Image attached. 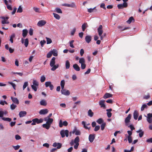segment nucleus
Wrapping results in <instances>:
<instances>
[{
  "label": "nucleus",
  "instance_id": "nucleus-1",
  "mask_svg": "<svg viewBox=\"0 0 152 152\" xmlns=\"http://www.w3.org/2000/svg\"><path fill=\"white\" fill-rule=\"evenodd\" d=\"M80 141L79 137L78 136H77L74 140H72L70 143L71 145L72 146L74 144L75 145L74 146V148L76 149H77L79 145V142Z\"/></svg>",
  "mask_w": 152,
  "mask_h": 152
},
{
  "label": "nucleus",
  "instance_id": "nucleus-2",
  "mask_svg": "<svg viewBox=\"0 0 152 152\" xmlns=\"http://www.w3.org/2000/svg\"><path fill=\"white\" fill-rule=\"evenodd\" d=\"M69 131L68 130H62L60 132V134L62 138L64 137L65 136L67 137L69 136Z\"/></svg>",
  "mask_w": 152,
  "mask_h": 152
},
{
  "label": "nucleus",
  "instance_id": "nucleus-3",
  "mask_svg": "<svg viewBox=\"0 0 152 152\" xmlns=\"http://www.w3.org/2000/svg\"><path fill=\"white\" fill-rule=\"evenodd\" d=\"M128 6V4L127 3H123V4H118L117 7L118 9H122L123 8L127 7Z\"/></svg>",
  "mask_w": 152,
  "mask_h": 152
},
{
  "label": "nucleus",
  "instance_id": "nucleus-4",
  "mask_svg": "<svg viewBox=\"0 0 152 152\" xmlns=\"http://www.w3.org/2000/svg\"><path fill=\"white\" fill-rule=\"evenodd\" d=\"M68 125V123L66 121H65L63 122L61 120H60L59 122V126L60 127H62L63 126H66Z\"/></svg>",
  "mask_w": 152,
  "mask_h": 152
},
{
  "label": "nucleus",
  "instance_id": "nucleus-5",
  "mask_svg": "<svg viewBox=\"0 0 152 152\" xmlns=\"http://www.w3.org/2000/svg\"><path fill=\"white\" fill-rule=\"evenodd\" d=\"M61 92L62 94L66 96H68L70 94V92L69 91L65 89H61Z\"/></svg>",
  "mask_w": 152,
  "mask_h": 152
},
{
  "label": "nucleus",
  "instance_id": "nucleus-6",
  "mask_svg": "<svg viewBox=\"0 0 152 152\" xmlns=\"http://www.w3.org/2000/svg\"><path fill=\"white\" fill-rule=\"evenodd\" d=\"M44 120L46 121V123L51 126L53 121V119L52 118H44Z\"/></svg>",
  "mask_w": 152,
  "mask_h": 152
},
{
  "label": "nucleus",
  "instance_id": "nucleus-7",
  "mask_svg": "<svg viewBox=\"0 0 152 152\" xmlns=\"http://www.w3.org/2000/svg\"><path fill=\"white\" fill-rule=\"evenodd\" d=\"M132 115L131 114H129L128 116L126 118L125 120V122L126 125H128V123L130 122V120L131 118Z\"/></svg>",
  "mask_w": 152,
  "mask_h": 152
},
{
  "label": "nucleus",
  "instance_id": "nucleus-8",
  "mask_svg": "<svg viewBox=\"0 0 152 152\" xmlns=\"http://www.w3.org/2000/svg\"><path fill=\"white\" fill-rule=\"evenodd\" d=\"M62 145V144L60 143L55 142L53 143V146L54 147H57L56 148L57 149H59L61 148Z\"/></svg>",
  "mask_w": 152,
  "mask_h": 152
},
{
  "label": "nucleus",
  "instance_id": "nucleus-9",
  "mask_svg": "<svg viewBox=\"0 0 152 152\" xmlns=\"http://www.w3.org/2000/svg\"><path fill=\"white\" fill-rule=\"evenodd\" d=\"M102 25H100L99 26V27L97 29V31L98 33V34L99 36H101V35H102L103 33V31L102 29Z\"/></svg>",
  "mask_w": 152,
  "mask_h": 152
},
{
  "label": "nucleus",
  "instance_id": "nucleus-10",
  "mask_svg": "<svg viewBox=\"0 0 152 152\" xmlns=\"http://www.w3.org/2000/svg\"><path fill=\"white\" fill-rule=\"evenodd\" d=\"M72 132L73 134L75 133V134L77 135H79L81 134L80 131L77 130L76 127H75Z\"/></svg>",
  "mask_w": 152,
  "mask_h": 152
},
{
  "label": "nucleus",
  "instance_id": "nucleus-11",
  "mask_svg": "<svg viewBox=\"0 0 152 152\" xmlns=\"http://www.w3.org/2000/svg\"><path fill=\"white\" fill-rule=\"evenodd\" d=\"M62 5L64 6L71 7H74L75 6V5L74 2H72L71 4H62Z\"/></svg>",
  "mask_w": 152,
  "mask_h": 152
},
{
  "label": "nucleus",
  "instance_id": "nucleus-12",
  "mask_svg": "<svg viewBox=\"0 0 152 152\" xmlns=\"http://www.w3.org/2000/svg\"><path fill=\"white\" fill-rule=\"evenodd\" d=\"M46 23V22L45 20H41L38 22L37 25L39 27H42L44 26Z\"/></svg>",
  "mask_w": 152,
  "mask_h": 152
},
{
  "label": "nucleus",
  "instance_id": "nucleus-13",
  "mask_svg": "<svg viewBox=\"0 0 152 152\" xmlns=\"http://www.w3.org/2000/svg\"><path fill=\"white\" fill-rule=\"evenodd\" d=\"M104 102L105 101L104 100H100L99 102V104L101 106V107L104 109L106 108V106L104 104Z\"/></svg>",
  "mask_w": 152,
  "mask_h": 152
},
{
  "label": "nucleus",
  "instance_id": "nucleus-14",
  "mask_svg": "<svg viewBox=\"0 0 152 152\" xmlns=\"http://www.w3.org/2000/svg\"><path fill=\"white\" fill-rule=\"evenodd\" d=\"M48 112V110L47 109H42L39 112V113L40 115H45L47 114Z\"/></svg>",
  "mask_w": 152,
  "mask_h": 152
},
{
  "label": "nucleus",
  "instance_id": "nucleus-15",
  "mask_svg": "<svg viewBox=\"0 0 152 152\" xmlns=\"http://www.w3.org/2000/svg\"><path fill=\"white\" fill-rule=\"evenodd\" d=\"M139 115L138 112L137 111L134 110L133 113V117L135 120H137Z\"/></svg>",
  "mask_w": 152,
  "mask_h": 152
},
{
  "label": "nucleus",
  "instance_id": "nucleus-16",
  "mask_svg": "<svg viewBox=\"0 0 152 152\" xmlns=\"http://www.w3.org/2000/svg\"><path fill=\"white\" fill-rule=\"evenodd\" d=\"M95 138V135L94 134H90L89 136V140L91 142H92L94 140Z\"/></svg>",
  "mask_w": 152,
  "mask_h": 152
},
{
  "label": "nucleus",
  "instance_id": "nucleus-17",
  "mask_svg": "<svg viewBox=\"0 0 152 152\" xmlns=\"http://www.w3.org/2000/svg\"><path fill=\"white\" fill-rule=\"evenodd\" d=\"M85 40L88 43H89L91 41V37L89 35H87L85 38Z\"/></svg>",
  "mask_w": 152,
  "mask_h": 152
},
{
  "label": "nucleus",
  "instance_id": "nucleus-18",
  "mask_svg": "<svg viewBox=\"0 0 152 152\" xmlns=\"http://www.w3.org/2000/svg\"><path fill=\"white\" fill-rule=\"evenodd\" d=\"M27 114V113L25 111H21L19 112V115L20 118L23 117L25 116Z\"/></svg>",
  "mask_w": 152,
  "mask_h": 152
},
{
  "label": "nucleus",
  "instance_id": "nucleus-19",
  "mask_svg": "<svg viewBox=\"0 0 152 152\" xmlns=\"http://www.w3.org/2000/svg\"><path fill=\"white\" fill-rule=\"evenodd\" d=\"M55 59L56 58L55 57H53L52 58L50 63V65L51 67H52L55 65Z\"/></svg>",
  "mask_w": 152,
  "mask_h": 152
},
{
  "label": "nucleus",
  "instance_id": "nucleus-20",
  "mask_svg": "<svg viewBox=\"0 0 152 152\" xmlns=\"http://www.w3.org/2000/svg\"><path fill=\"white\" fill-rule=\"evenodd\" d=\"M113 95L110 93H106L103 96V98L104 99H107L110 97H112Z\"/></svg>",
  "mask_w": 152,
  "mask_h": 152
},
{
  "label": "nucleus",
  "instance_id": "nucleus-21",
  "mask_svg": "<svg viewBox=\"0 0 152 152\" xmlns=\"http://www.w3.org/2000/svg\"><path fill=\"white\" fill-rule=\"evenodd\" d=\"M11 99L12 100V101L15 103L16 104H17L19 103V102L18 99L17 98L15 97H11Z\"/></svg>",
  "mask_w": 152,
  "mask_h": 152
},
{
  "label": "nucleus",
  "instance_id": "nucleus-22",
  "mask_svg": "<svg viewBox=\"0 0 152 152\" xmlns=\"http://www.w3.org/2000/svg\"><path fill=\"white\" fill-rule=\"evenodd\" d=\"M136 132L137 133H139V135L140 137H142L144 135V132L141 129H140L139 130L136 131Z\"/></svg>",
  "mask_w": 152,
  "mask_h": 152
},
{
  "label": "nucleus",
  "instance_id": "nucleus-23",
  "mask_svg": "<svg viewBox=\"0 0 152 152\" xmlns=\"http://www.w3.org/2000/svg\"><path fill=\"white\" fill-rule=\"evenodd\" d=\"M22 32V36L24 38H25L27 34L28 31L26 29H24L23 30Z\"/></svg>",
  "mask_w": 152,
  "mask_h": 152
},
{
  "label": "nucleus",
  "instance_id": "nucleus-24",
  "mask_svg": "<svg viewBox=\"0 0 152 152\" xmlns=\"http://www.w3.org/2000/svg\"><path fill=\"white\" fill-rule=\"evenodd\" d=\"M73 67L74 69L76 71H79L80 70V67L77 64H74L73 66Z\"/></svg>",
  "mask_w": 152,
  "mask_h": 152
},
{
  "label": "nucleus",
  "instance_id": "nucleus-25",
  "mask_svg": "<svg viewBox=\"0 0 152 152\" xmlns=\"http://www.w3.org/2000/svg\"><path fill=\"white\" fill-rule=\"evenodd\" d=\"M134 22V19L132 16L130 17L129 20L126 21V22L129 23L130 24L132 22Z\"/></svg>",
  "mask_w": 152,
  "mask_h": 152
},
{
  "label": "nucleus",
  "instance_id": "nucleus-26",
  "mask_svg": "<svg viewBox=\"0 0 152 152\" xmlns=\"http://www.w3.org/2000/svg\"><path fill=\"white\" fill-rule=\"evenodd\" d=\"M34 120H35V121L34 122H36V123H37V124L41 123L43 121V119L42 118L39 119L37 118H35L34 119Z\"/></svg>",
  "mask_w": 152,
  "mask_h": 152
},
{
  "label": "nucleus",
  "instance_id": "nucleus-27",
  "mask_svg": "<svg viewBox=\"0 0 152 152\" xmlns=\"http://www.w3.org/2000/svg\"><path fill=\"white\" fill-rule=\"evenodd\" d=\"M42 126L44 128H45L47 129H48L51 126L46 123L42 124Z\"/></svg>",
  "mask_w": 152,
  "mask_h": 152
},
{
  "label": "nucleus",
  "instance_id": "nucleus-28",
  "mask_svg": "<svg viewBox=\"0 0 152 152\" xmlns=\"http://www.w3.org/2000/svg\"><path fill=\"white\" fill-rule=\"evenodd\" d=\"M51 52L54 56H58L57 51L56 49H53L52 51H51Z\"/></svg>",
  "mask_w": 152,
  "mask_h": 152
},
{
  "label": "nucleus",
  "instance_id": "nucleus-29",
  "mask_svg": "<svg viewBox=\"0 0 152 152\" xmlns=\"http://www.w3.org/2000/svg\"><path fill=\"white\" fill-rule=\"evenodd\" d=\"M70 66V64L68 60H67L65 63V67L66 69H69Z\"/></svg>",
  "mask_w": 152,
  "mask_h": 152
},
{
  "label": "nucleus",
  "instance_id": "nucleus-30",
  "mask_svg": "<svg viewBox=\"0 0 152 152\" xmlns=\"http://www.w3.org/2000/svg\"><path fill=\"white\" fill-rule=\"evenodd\" d=\"M96 7H94L93 8H90L88 9V11L89 13L93 12L94 11H96L97 10L96 9Z\"/></svg>",
  "mask_w": 152,
  "mask_h": 152
},
{
  "label": "nucleus",
  "instance_id": "nucleus-31",
  "mask_svg": "<svg viewBox=\"0 0 152 152\" xmlns=\"http://www.w3.org/2000/svg\"><path fill=\"white\" fill-rule=\"evenodd\" d=\"M88 115L90 117H92L94 115V113L91 109H89L88 112Z\"/></svg>",
  "mask_w": 152,
  "mask_h": 152
},
{
  "label": "nucleus",
  "instance_id": "nucleus-32",
  "mask_svg": "<svg viewBox=\"0 0 152 152\" xmlns=\"http://www.w3.org/2000/svg\"><path fill=\"white\" fill-rule=\"evenodd\" d=\"M65 84V81L64 80H62L61 82V89H64V86Z\"/></svg>",
  "mask_w": 152,
  "mask_h": 152
},
{
  "label": "nucleus",
  "instance_id": "nucleus-33",
  "mask_svg": "<svg viewBox=\"0 0 152 152\" xmlns=\"http://www.w3.org/2000/svg\"><path fill=\"white\" fill-rule=\"evenodd\" d=\"M40 104L41 105L45 106L47 104V102L45 100H41L40 101Z\"/></svg>",
  "mask_w": 152,
  "mask_h": 152
},
{
  "label": "nucleus",
  "instance_id": "nucleus-34",
  "mask_svg": "<svg viewBox=\"0 0 152 152\" xmlns=\"http://www.w3.org/2000/svg\"><path fill=\"white\" fill-rule=\"evenodd\" d=\"M87 23H84L82 25V28L83 31H85L86 28L87 27Z\"/></svg>",
  "mask_w": 152,
  "mask_h": 152
},
{
  "label": "nucleus",
  "instance_id": "nucleus-35",
  "mask_svg": "<svg viewBox=\"0 0 152 152\" xmlns=\"http://www.w3.org/2000/svg\"><path fill=\"white\" fill-rule=\"evenodd\" d=\"M2 119L4 121H7L8 122H10L12 120L11 118H9L2 117Z\"/></svg>",
  "mask_w": 152,
  "mask_h": 152
},
{
  "label": "nucleus",
  "instance_id": "nucleus-36",
  "mask_svg": "<svg viewBox=\"0 0 152 152\" xmlns=\"http://www.w3.org/2000/svg\"><path fill=\"white\" fill-rule=\"evenodd\" d=\"M53 14L54 15V17L57 19L59 20L60 18V16L56 13H53Z\"/></svg>",
  "mask_w": 152,
  "mask_h": 152
},
{
  "label": "nucleus",
  "instance_id": "nucleus-37",
  "mask_svg": "<svg viewBox=\"0 0 152 152\" xmlns=\"http://www.w3.org/2000/svg\"><path fill=\"white\" fill-rule=\"evenodd\" d=\"M15 37V35L14 34H13L10 37V41L12 43L13 42V39Z\"/></svg>",
  "mask_w": 152,
  "mask_h": 152
},
{
  "label": "nucleus",
  "instance_id": "nucleus-38",
  "mask_svg": "<svg viewBox=\"0 0 152 152\" xmlns=\"http://www.w3.org/2000/svg\"><path fill=\"white\" fill-rule=\"evenodd\" d=\"M56 12L58 13H62V11L61 9L59 8H56L55 9Z\"/></svg>",
  "mask_w": 152,
  "mask_h": 152
},
{
  "label": "nucleus",
  "instance_id": "nucleus-39",
  "mask_svg": "<svg viewBox=\"0 0 152 152\" xmlns=\"http://www.w3.org/2000/svg\"><path fill=\"white\" fill-rule=\"evenodd\" d=\"M148 107L147 106L146 104H143L142 105L141 107V110L142 111H143L144 110L145 108H147Z\"/></svg>",
  "mask_w": 152,
  "mask_h": 152
},
{
  "label": "nucleus",
  "instance_id": "nucleus-40",
  "mask_svg": "<svg viewBox=\"0 0 152 152\" xmlns=\"http://www.w3.org/2000/svg\"><path fill=\"white\" fill-rule=\"evenodd\" d=\"M51 84V83L50 81H47L45 82V85L46 87L49 86Z\"/></svg>",
  "mask_w": 152,
  "mask_h": 152
},
{
  "label": "nucleus",
  "instance_id": "nucleus-41",
  "mask_svg": "<svg viewBox=\"0 0 152 152\" xmlns=\"http://www.w3.org/2000/svg\"><path fill=\"white\" fill-rule=\"evenodd\" d=\"M85 62V60L83 58H82L80 59L79 62L81 64H84Z\"/></svg>",
  "mask_w": 152,
  "mask_h": 152
},
{
  "label": "nucleus",
  "instance_id": "nucleus-42",
  "mask_svg": "<svg viewBox=\"0 0 152 152\" xmlns=\"http://www.w3.org/2000/svg\"><path fill=\"white\" fill-rule=\"evenodd\" d=\"M28 44V39H25L24 44L26 47H27Z\"/></svg>",
  "mask_w": 152,
  "mask_h": 152
},
{
  "label": "nucleus",
  "instance_id": "nucleus-43",
  "mask_svg": "<svg viewBox=\"0 0 152 152\" xmlns=\"http://www.w3.org/2000/svg\"><path fill=\"white\" fill-rule=\"evenodd\" d=\"M23 12V9L21 7V6H19L18 8V10L17 11V12L21 13Z\"/></svg>",
  "mask_w": 152,
  "mask_h": 152
},
{
  "label": "nucleus",
  "instance_id": "nucleus-44",
  "mask_svg": "<svg viewBox=\"0 0 152 152\" xmlns=\"http://www.w3.org/2000/svg\"><path fill=\"white\" fill-rule=\"evenodd\" d=\"M46 39L47 40V44H49L51 43L52 42V40L51 39L49 38L46 37Z\"/></svg>",
  "mask_w": 152,
  "mask_h": 152
},
{
  "label": "nucleus",
  "instance_id": "nucleus-45",
  "mask_svg": "<svg viewBox=\"0 0 152 152\" xmlns=\"http://www.w3.org/2000/svg\"><path fill=\"white\" fill-rule=\"evenodd\" d=\"M76 28H74L71 32V35L72 36H73L76 31Z\"/></svg>",
  "mask_w": 152,
  "mask_h": 152
},
{
  "label": "nucleus",
  "instance_id": "nucleus-46",
  "mask_svg": "<svg viewBox=\"0 0 152 152\" xmlns=\"http://www.w3.org/2000/svg\"><path fill=\"white\" fill-rule=\"evenodd\" d=\"M96 122L99 124H100L103 123V119L101 118H99L97 120V121H96Z\"/></svg>",
  "mask_w": 152,
  "mask_h": 152
},
{
  "label": "nucleus",
  "instance_id": "nucleus-47",
  "mask_svg": "<svg viewBox=\"0 0 152 152\" xmlns=\"http://www.w3.org/2000/svg\"><path fill=\"white\" fill-rule=\"evenodd\" d=\"M28 82H25L23 86V90H24V89L26 88V87L28 86Z\"/></svg>",
  "mask_w": 152,
  "mask_h": 152
},
{
  "label": "nucleus",
  "instance_id": "nucleus-48",
  "mask_svg": "<svg viewBox=\"0 0 152 152\" xmlns=\"http://www.w3.org/2000/svg\"><path fill=\"white\" fill-rule=\"evenodd\" d=\"M106 125V124L105 123L102 124L101 125V129L102 130H103L104 129Z\"/></svg>",
  "mask_w": 152,
  "mask_h": 152
},
{
  "label": "nucleus",
  "instance_id": "nucleus-49",
  "mask_svg": "<svg viewBox=\"0 0 152 152\" xmlns=\"http://www.w3.org/2000/svg\"><path fill=\"white\" fill-rule=\"evenodd\" d=\"M45 77L44 75L42 76L41 77L40 81L41 82H43L45 81Z\"/></svg>",
  "mask_w": 152,
  "mask_h": 152
},
{
  "label": "nucleus",
  "instance_id": "nucleus-50",
  "mask_svg": "<svg viewBox=\"0 0 152 152\" xmlns=\"http://www.w3.org/2000/svg\"><path fill=\"white\" fill-rule=\"evenodd\" d=\"M17 106L16 105H14L13 104H12L10 105V108L12 110H13Z\"/></svg>",
  "mask_w": 152,
  "mask_h": 152
},
{
  "label": "nucleus",
  "instance_id": "nucleus-51",
  "mask_svg": "<svg viewBox=\"0 0 152 152\" xmlns=\"http://www.w3.org/2000/svg\"><path fill=\"white\" fill-rule=\"evenodd\" d=\"M33 85L38 86L39 85V83H38L35 80H34L33 82Z\"/></svg>",
  "mask_w": 152,
  "mask_h": 152
},
{
  "label": "nucleus",
  "instance_id": "nucleus-52",
  "mask_svg": "<svg viewBox=\"0 0 152 152\" xmlns=\"http://www.w3.org/2000/svg\"><path fill=\"white\" fill-rule=\"evenodd\" d=\"M36 86H35V85H31V87L32 89L33 90H34L35 91H37V89Z\"/></svg>",
  "mask_w": 152,
  "mask_h": 152
},
{
  "label": "nucleus",
  "instance_id": "nucleus-53",
  "mask_svg": "<svg viewBox=\"0 0 152 152\" xmlns=\"http://www.w3.org/2000/svg\"><path fill=\"white\" fill-rule=\"evenodd\" d=\"M127 140L129 143H131L132 141V139L131 136H128Z\"/></svg>",
  "mask_w": 152,
  "mask_h": 152
},
{
  "label": "nucleus",
  "instance_id": "nucleus-54",
  "mask_svg": "<svg viewBox=\"0 0 152 152\" xmlns=\"http://www.w3.org/2000/svg\"><path fill=\"white\" fill-rule=\"evenodd\" d=\"M7 50H9L10 53H12L14 51V49L12 48H6Z\"/></svg>",
  "mask_w": 152,
  "mask_h": 152
},
{
  "label": "nucleus",
  "instance_id": "nucleus-55",
  "mask_svg": "<svg viewBox=\"0 0 152 152\" xmlns=\"http://www.w3.org/2000/svg\"><path fill=\"white\" fill-rule=\"evenodd\" d=\"M8 83L11 85L14 89H15L16 85L14 83L11 82H8Z\"/></svg>",
  "mask_w": 152,
  "mask_h": 152
},
{
  "label": "nucleus",
  "instance_id": "nucleus-56",
  "mask_svg": "<svg viewBox=\"0 0 152 152\" xmlns=\"http://www.w3.org/2000/svg\"><path fill=\"white\" fill-rule=\"evenodd\" d=\"M46 42V41L45 40H43L41 41L40 43L41 44V45L42 47H43V45H44Z\"/></svg>",
  "mask_w": 152,
  "mask_h": 152
},
{
  "label": "nucleus",
  "instance_id": "nucleus-57",
  "mask_svg": "<svg viewBox=\"0 0 152 152\" xmlns=\"http://www.w3.org/2000/svg\"><path fill=\"white\" fill-rule=\"evenodd\" d=\"M74 42V40H72L71 41L69 42V45L71 48H74V47L73 45V44Z\"/></svg>",
  "mask_w": 152,
  "mask_h": 152
},
{
  "label": "nucleus",
  "instance_id": "nucleus-58",
  "mask_svg": "<svg viewBox=\"0 0 152 152\" xmlns=\"http://www.w3.org/2000/svg\"><path fill=\"white\" fill-rule=\"evenodd\" d=\"M33 29L32 28H30L29 31V33L30 35L32 36L33 34Z\"/></svg>",
  "mask_w": 152,
  "mask_h": 152
},
{
  "label": "nucleus",
  "instance_id": "nucleus-59",
  "mask_svg": "<svg viewBox=\"0 0 152 152\" xmlns=\"http://www.w3.org/2000/svg\"><path fill=\"white\" fill-rule=\"evenodd\" d=\"M100 127L99 126H95L94 129V131H97L100 129Z\"/></svg>",
  "mask_w": 152,
  "mask_h": 152
},
{
  "label": "nucleus",
  "instance_id": "nucleus-60",
  "mask_svg": "<svg viewBox=\"0 0 152 152\" xmlns=\"http://www.w3.org/2000/svg\"><path fill=\"white\" fill-rule=\"evenodd\" d=\"M33 9L35 12H40L39 9V8L34 7L33 8Z\"/></svg>",
  "mask_w": 152,
  "mask_h": 152
},
{
  "label": "nucleus",
  "instance_id": "nucleus-61",
  "mask_svg": "<svg viewBox=\"0 0 152 152\" xmlns=\"http://www.w3.org/2000/svg\"><path fill=\"white\" fill-rule=\"evenodd\" d=\"M52 55V53L51 52V51L48 53L47 55V58H50Z\"/></svg>",
  "mask_w": 152,
  "mask_h": 152
},
{
  "label": "nucleus",
  "instance_id": "nucleus-62",
  "mask_svg": "<svg viewBox=\"0 0 152 152\" xmlns=\"http://www.w3.org/2000/svg\"><path fill=\"white\" fill-rule=\"evenodd\" d=\"M15 124H16L15 121L11 122L10 123V126H11L12 127L15 125Z\"/></svg>",
  "mask_w": 152,
  "mask_h": 152
},
{
  "label": "nucleus",
  "instance_id": "nucleus-63",
  "mask_svg": "<svg viewBox=\"0 0 152 152\" xmlns=\"http://www.w3.org/2000/svg\"><path fill=\"white\" fill-rule=\"evenodd\" d=\"M128 127L130 128L132 131L133 130L135 129V128L132 125H130L128 126Z\"/></svg>",
  "mask_w": 152,
  "mask_h": 152
},
{
  "label": "nucleus",
  "instance_id": "nucleus-64",
  "mask_svg": "<svg viewBox=\"0 0 152 152\" xmlns=\"http://www.w3.org/2000/svg\"><path fill=\"white\" fill-rule=\"evenodd\" d=\"M146 142H148L152 143V138L148 139L146 140Z\"/></svg>",
  "mask_w": 152,
  "mask_h": 152
}]
</instances>
